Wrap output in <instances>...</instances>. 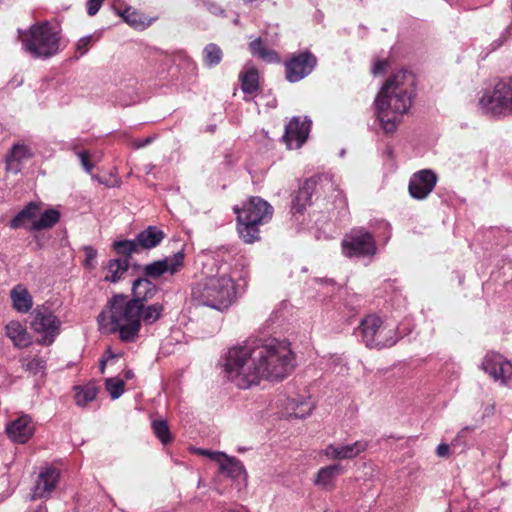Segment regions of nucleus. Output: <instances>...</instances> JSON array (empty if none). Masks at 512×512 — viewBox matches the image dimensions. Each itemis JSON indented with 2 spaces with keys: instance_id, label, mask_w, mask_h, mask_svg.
Returning <instances> with one entry per match:
<instances>
[{
  "instance_id": "473e14b6",
  "label": "nucleus",
  "mask_w": 512,
  "mask_h": 512,
  "mask_svg": "<svg viewBox=\"0 0 512 512\" xmlns=\"http://www.w3.org/2000/svg\"><path fill=\"white\" fill-rule=\"evenodd\" d=\"M75 402L78 406L84 407L96 398L98 388L94 383L75 388Z\"/></svg>"
},
{
  "instance_id": "a211bd4d",
  "label": "nucleus",
  "mask_w": 512,
  "mask_h": 512,
  "mask_svg": "<svg viewBox=\"0 0 512 512\" xmlns=\"http://www.w3.org/2000/svg\"><path fill=\"white\" fill-rule=\"evenodd\" d=\"M157 292L158 288L148 278H138L133 282L131 299L143 307V304L153 299Z\"/></svg>"
},
{
  "instance_id": "f03ea898",
  "label": "nucleus",
  "mask_w": 512,
  "mask_h": 512,
  "mask_svg": "<svg viewBox=\"0 0 512 512\" xmlns=\"http://www.w3.org/2000/svg\"><path fill=\"white\" fill-rule=\"evenodd\" d=\"M415 96V77L408 70H399L385 81L375 98V111L383 132L394 134L403 116L410 110Z\"/></svg>"
},
{
  "instance_id": "4468645a",
  "label": "nucleus",
  "mask_w": 512,
  "mask_h": 512,
  "mask_svg": "<svg viewBox=\"0 0 512 512\" xmlns=\"http://www.w3.org/2000/svg\"><path fill=\"white\" fill-rule=\"evenodd\" d=\"M482 368L494 380H501L502 383H506L512 376V363L506 361L498 353H487L483 360Z\"/></svg>"
},
{
  "instance_id": "a19ab883",
  "label": "nucleus",
  "mask_w": 512,
  "mask_h": 512,
  "mask_svg": "<svg viewBox=\"0 0 512 512\" xmlns=\"http://www.w3.org/2000/svg\"><path fill=\"white\" fill-rule=\"evenodd\" d=\"M124 386V381L116 377L108 378L105 381V388L112 399H118L123 394Z\"/></svg>"
},
{
  "instance_id": "b1692460",
  "label": "nucleus",
  "mask_w": 512,
  "mask_h": 512,
  "mask_svg": "<svg viewBox=\"0 0 512 512\" xmlns=\"http://www.w3.org/2000/svg\"><path fill=\"white\" fill-rule=\"evenodd\" d=\"M7 337L18 348H24L30 345L31 337L27 329L18 321H11L5 326Z\"/></svg>"
},
{
  "instance_id": "7ed1b4c3",
  "label": "nucleus",
  "mask_w": 512,
  "mask_h": 512,
  "mask_svg": "<svg viewBox=\"0 0 512 512\" xmlns=\"http://www.w3.org/2000/svg\"><path fill=\"white\" fill-rule=\"evenodd\" d=\"M139 306L128 296L114 295L108 302V310L98 316V322L102 330L108 333H119L123 342H135L141 329V311Z\"/></svg>"
},
{
  "instance_id": "393cba45",
  "label": "nucleus",
  "mask_w": 512,
  "mask_h": 512,
  "mask_svg": "<svg viewBox=\"0 0 512 512\" xmlns=\"http://www.w3.org/2000/svg\"><path fill=\"white\" fill-rule=\"evenodd\" d=\"M165 238V233L156 226H148L138 233L136 240L142 249H152L158 246Z\"/></svg>"
},
{
  "instance_id": "39448f33",
  "label": "nucleus",
  "mask_w": 512,
  "mask_h": 512,
  "mask_svg": "<svg viewBox=\"0 0 512 512\" xmlns=\"http://www.w3.org/2000/svg\"><path fill=\"white\" fill-rule=\"evenodd\" d=\"M235 294L234 282L226 274L206 277L192 288V299L195 303L216 310L228 308Z\"/></svg>"
},
{
  "instance_id": "ea45409f",
  "label": "nucleus",
  "mask_w": 512,
  "mask_h": 512,
  "mask_svg": "<svg viewBox=\"0 0 512 512\" xmlns=\"http://www.w3.org/2000/svg\"><path fill=\"white\" fill-rule=\"evenodd\" d=\"M152 429L156 437L163 443L167 444L171 441V434L168 424L164 420H155L152 422Z\"/></svg>"
},
{
  "instance_id": "37998d69",
  "label": "nucleus",
  "mask_w": 512,
  "mask_h": 512,
  "mask_svg": "<svg viewBox=\"0 0 512 512\" xmlns=\"http://www.w3.org/2000/svg\"><path fill=\"white\" fill-rule=\"evenodd\" d=\"M93 42L92 36H85L78 40L76 44V58H80L85 55Z\"/></svg>"
},
{
  "instance_id": "09e8293b",
  "label": "nucleus",
  "mask_w": 512,
  "mask_h": 512,
  "mask_svg": "<svg viewBox=\"0 0 512 512\" xmlns=\"http://www.w3.org/2000/svg\"><path fill=\"white\" fill-rule=\"evenodd\" d=\"M104 0H88L87 2V13L90 16H94L100 10Z\"/></svg>"
},
{
  "instance_id": "2eb2a0df",
  "label": "nucleus",
  "mask_w": 512,
  "mask_h": 512,
  "mask_svg": "<svg viewBox=\"0 0 512 512\" xmlns=\"http://www.w3.org/2000/svg\"><path fill=\"white\" fill-rule=\"evenodd\" d=\"M35 432V425L29 415L23 414L12 420L6 426V433L13 442L24 444L28 442Z\"/></svg>"
},
{
  "instance_id": "9d476101",
  "label": "nucleus",
  "mask_w": 512,
  "mask_h": 512,
  "mask_svg": "<svg viewBox=\"0 0 512 512\" xmlns=\"http://www.w3.org/2000/svg\"><path fill=\"white\" fill-rule=\"evenodd\" d=\"M316 63V57L309 51L293 55L285 63L286 79L292 83L302 80L313 71Z\"/></svg>"
},
{
  "instance_id": "c85d7f7f",
  "label": "nucleus",
  "mask_w": 512,
  "mask_h": 512,
  "mask_svg": "<svg viewBox=\"0 0 512 512\" xmlns=\"http://www.w3.org/2000/svg\"><path fill=\"white\" fill-rule=\"evenodd\" d=\"M129 267V261L125 259H111L107 266V273L104 276V280L112 283H116L120 280L122 275L127 271Z\"/></svg>"
},
{
  "instance_id": "a18cd8bd",
  "label": "nucleus",
  "mask_w": 512,
  "mask_h": 512,
  "mask_svg": "<svg viewBox=\"0 0 512 512\" xmlns=\"http://www.w3.org/2000/svg\"><path fill=\"white\" fill-rule=\"evenodd\" d=\"M77 156H78L80 163H81L82 167L84 168V170L87 173H91L94 168V163H92L90 160V158H91L90 153L86 150H83V151L77 152Z\"/></svg>"
},
{
  "instance_id": "c9c22d12",
  "label": "nucleus",
  "mask_w": 512,
  "mask_h": 512,
  "mask_svg": "<svg viewBox=\"0 0 512 512\" xmlns=\"http://www.w3.org/2000/svg\"><path fill=\"white\" fill-rule=\"evenodd\" d=\"M163 311L164 307L160 303H154L148 306L143 304V309L141 311V321H143L146 325H151L160 319Z\"/></svg>"
},
{
  "instance_id": "49530a36",
  "label": "nucleus",
  "mask_w": 512,
  "mask_h": 512,
  "mask_svg": "<svg viewBox=\"0 0 512 512\" xmlns=\"http://www.w3.org/2000/svg\"><path fill=\"white\" fill-rule=\"evenodd\" d=\"M83 251L85 253V260L84 265L88 268H94L95 267V259L97 256V251L92 246H85L83 248Z\"/></svg>"
},
{
  "instance_id": "79ce46f5",
  "label": "nucleus",
  "mask_w": 512,
  "mask_h": 512,
  "mask_svg": "<svg viewBox=\"0 0 512 512\" xmlns=\"http://www.w3.org/2000/svg\"><path fill=\"white\" fill-rule=\"evenodd\" d=\"M293 405V414L296 418H305L306 416H309L315 407L314 403L310 399L300 402L293 401Z\"/></svg>"
},
{
  "instance_id": "4be33fe9",
  "label": "nucleus",
  "mask_w": 512,
  "mask_h": 512,
  "mask_svg": "<svg viewBox=\"0 0 512 512\" xmlns=\"http://www.w3.org/2000/svg\"><path fill=\"white\" fill-rule=\"evenodd\" d=\"M118 4H120V1H115L113 3V9L115 10L116 14L121 16L129 26L135 29H145L151 24L150 21H147L146 17H144L139 11H137L133 7L127 6L125 9L122 10L120 9V7H118Z\"/></svg>"
},
{
  "instance_id": "c756f323",
  "label": "nucleus",
  "mask_w": 512,
  "mask_h": 512,
  "mask_svg": "<svg viewBox=\"0 0 512 512\" xmlns=\"http://www.w3.org/2000/svg\"><path fill=\"white\" fill-rule=\"evenodd\" d=\"M218 466L219 471L230 478H239L244 472L242 463L235 457L228 456L227 454H224Z\"/></svg>"
},
{
  "instance_id": "72a5a7b5",
  "label": "nucleus",
  "mask_w": 512,
  "mask_h": 512,
  "mask_svg": "<svg viewBox=\"0 0 512 512\" xmlns=\"http://www.w3.org/2000/svg\"><path fill=\"white\" fill-rule=\"evenodd\" d=\"M258 223L249 221H238V233L245 243H253L259 240Z\"/></svg>"
},
{
  "instance_id": "f8f14e48",
  "label": "nucleus",
  "mask_w": 512,
  "mask_h": 512,
  "mask_svg": "<svg viewBox=\"0 0 512 512\" xmlns=\"http://www.w3.org/2000/svg\"><path fill=\"white\" fill-rule=\"evenodd\" d=\"M311 128V121L304 117H293L285 127L283 140L289 149L300 148L307 140Z\"/></svg>"
},
{
  "instance_id": "aec40b11",
  "label": "nucleus",
  "mask_w": 512,
  "mask_h": 512,
  "mask_svg": "<svg viewBox=\"0 0 512 512\" xmlns=\"http://www.w3.org/2000/svg\"><path fill=\"white\" fill-rule=\"evenodd\" d=\"M32 157L30 149L23 144H15L6 156V169L14 174L20 172L23 162Z\"/></svg>"
},
{
  "instance_id": "20e7f679",
  "label": "nucleus",
  "mask_w": 512,
  "mask_h": 512,
  "mask_svg": "<svg viewBox=\"0 0 512 512\" xmlns=\"http://www.w3.org/2000/svg\"><path fill=\"white\" fill-rule=\"evenodd\" d=\"M18 39L25 53L35 59H48L60 52L61 35L48 21L37 22L26 30H18Z\"/></svg>"
},
{
  "instance_id": "9b49d317",
  "label": "nucleus",
  "mask_w": 512,
  "mask_h": 512,
  "mask_svg": "<svg viewBox=\"0 0 512 512\" xmlns=\"http://www.w3.org/2000/svg\"><path fill=\"white\" fill-rule=\"evenodd\" d=\"M185 255L183 251L175 253L171 257H166L151 263L146 264L143 267V273L146 278L157 279L165 273L174 275L178 273L184 266Z\"/></svg>"
},
{
  "instance_id": "603ef678",
  "label": "nucleus",
  "mask_w": 512,
  "mask_h": 512,
  "mask_svg": "<svg viewBox=\"0 0 512 512\" xmlns=\"http://www.w3.org/2000/svg\"><path fill=\"white\" fill-rule=\"evenodd\" d=\"M152 142V138L151 137H148L144 140H136L133 142V146L135 148H142V147H145L147 146L148 144H150Z\"/></svg>"
},
{
  "instance_id": "dca6fc26",
  "label": "nucleus",
  "mask_w": 512,
  "mask_h": 512,
  "mask_svg": "<svg viewBox=\"0 0 512 512\" xmlns=\"http://www.w3.org/2000/svg\"><path fill=\"white\" fill-rule=\"evenodd\" d=\"M59 478V472L52 467L44 468L36 480L33 489L32 499H41L49 497L51 492L55 489Z\"/></svg>"
},
{
  "instance_id": "2f4dec72",
  "label": "nucleus",
  "mask_w": 512,
  "mask_h": 512,
  "mask_svg": "<svg viewBox=\"0 0 512 512\" xmlns=\"http://www.w3.org/2000/svg\"><path fill=\"white\" fill-rule=\"evenodd\" d=\"M249 48L254 56H257L264 61L277 62L279 60L278 54L275 51L268 49L261 38H257L250 42Z\"/></svg>"
},
{
  "instance_id": "f3484780",
  "label": "nucleus",
  "mask_w": 512,
  "mask_h": 512,
  "mask_svg": "<svg viewBox=\"0 0 512 512\" xmlns=\"http://www.w3.org/2000/svg\"><path fill=\"white\" fill-rule=\"evenodd\" d=\"M367 447L368 443L364 440L346 445L329 444L324 449V455L334 460L352 459L364 452Z\"/></svg>"
},
{
  "instance_id": "a878e982",
  "label": "nucleus",
  "mask_w": 512,
  "mask_h": 512,
  "mask_svg": "<svg viewBox=\"0 0 512 512\" xmlns=\"http://www.w3.org/2000/svg\"><path fill=\"white\" fill-rule=\"evenodd\" d=\"M382 320L376 315H368L361 320L358 331L362 337V341L368 347L379 331Z\"/></svg>"
},
{
  "instance_id": "f704fd0d",
  "label": "nucleus",
  "mask_w": 512,
  "mask_h": 512,
  "mask_svg": "<svg viewBox=\"0 0 512 512\" xmlns=\"http://www.w3.org/2000/svg\"><path fill=\"white\" fill-rule=\"evenodd\" d=\"M223 58L222 49L215 43L207 44L203 49V61L207 67L220 64Z\"/></svg>"
},
{
  "instance_id": "7c9ffc66",
  "label": "nucleus",
  "mask_w": 512,
  "mask_h": 512,
  "mask_svg": "<svg viewBox=\"0 0 512 512\" xmlns=\"http://www.w3.org/2000/svg\"><path fill=\"white\" fill-rule=\"evenodd\" d=\"M342 473L343 467L339 464L323 467L317 473L316 484L329 487L332 485L334 479Z\"/></svg>"
},
{
  "instance_id": "423d86ee",
  "label": "nucleus",
  "mask_w": 512,
  "mask_h": 512,
  "mask_svg": "<svg viewBox=\"0 0 512 512\" xmlns=\"http://www.w3.org/2000/svg\"><path fill=\"white\" fill-rule=\"evenodd\" d=\"M483 113L493 116L512 114V78L497 82L491 93L484 94L479 100Z\"/></svg>"
},
{
  "instance_id": "ddd939ff",
  "label": "nucleus",
  "mask_w": 512,
  "mask_h": 512,
  "mask_svg": "<svg viewBox=\"0 0 512 512\" xmlns=\"http://www.w3.org/2000/svg\"><path fill=\"white\" fill-rule=\"evenodd\" d=\"M436 183V174L431 170L424 169L412 175L408 190L412 198L423 200L433 191Z\"/></svg>"
},
{
  "instance_id": "5fc2aeb1",
  "label": "nucleus",
  "mask_w": 512,
  "mask_h": 512,
  "mask_svg": "<svg viewBox=\"0 0 512 512\" xmlns=\"http://www.w3.org/2000/svg\"><path fill=\"white\" fill-rule=\"evenodd\" d=\"M124 377L125 379L129 380V379H132L134 377V373L132 370H127L124 374Z\"/></svg>"
},
{
  "instance_id": "412c9836",
  "label": "nucleus",
  "mask_w": 512,
  "mask_h": 512,
  "mask_svg": "<svg viewBox=\"0 0 512 512\" xmlns=\"http://www.w3.org/2000/svg\"><path fill=\"white\" fill-rule=\"evenodd\" d=\"M398 340L399 336L396 327L388 324H383V322H381L375 340H373V342L370 343L368 348L382 349L392 347L397 343Z\"/></svg>"
},
{
  "instance_id": "4c0bfd02",
  "label": "nucleus",
  "mask_w": 512,
  "mask_h": 512,
  "mask_svg": "<svg viewBox=\"0 0 512 512\" xmlns=\"http://www.w3.org/2000/svg\"><path fill=\"white\" fill-rule=\"evenodd\" d=\"M20 362L22 364V368L33 375L43 372L45 368V361L38 357L22 358Z\"/></svg>"
},
{
  "instance_id": "bb28decb",
  "label": "nucleus",
  "mask_w": 512,
  "mask_h": 512,
  "mask_svg": "<svg viewBox=\"0 0 512 512\" xmlns=\"http://www.w3.org/2000/svg\"><path fill=\"white\" fill-rule=\"evenodd\" d=\"M40 203L30 202L28 203L11 221L10 227L12 229H18L25 227L27 222H33L39 215Z\"/></svg>"
},
{
  "instance_id": "5701e85b",
  "label": "nucleus",
  "mask_w": 512,
  "mask_h": 512,
  "mask_svg": "<svg viewBox=\"0 0 512 512\" xmlns=\"http://www.w3.org/2000/svg\"><path fill=\"white\" fill-rule=\"evenodd\" d=\"M60 219V212L54 208L39 210V215L28 227L30 232L50 229L55 226Z\"/></svg>"
},
{
  "instance_id": "3c124183",
  "label": "nucleus",
  "mask_w": 512,
  "mask_h": 512,
  "mask_svg": "<svg viewBox=\"0 0 512 512\" xmlns=\"http://www.w3.org/2000/svg\"><path fill=\"white\" fill-rule=\"evenodd\" d=\"M449 446L447 444H440L437 446L436 454L439 457H448L449 456Z\"/></svg>"
},
{
  "instance_id": "0eeeda50",
  "label": "nucleus",
  "mask_w": 512,
  "mask_h": 512,
  "mask_svg": "<svg viewBox=\"0 0 512 512\" xmlns=\"http://www.w3.org/2000/svg\"><path fill=\"white\" fill-rule=\"evenodd\" d=\"M30 317V328L39 336L38 343L44 346L51 345L60 334V319L46 305L36 306Z\"/></svg>"
},
{
  "instance_id": "1a4fd4ad",
  "label": "nucleus",
  "mask_w": 512,
  "mask_h": 512,
  "mask_svg": "<svg viewBox=\"0 0 512 512\" xmlns=\"http://www.w3.org/2000/svg\"><path fill=\"white\" fill-rule=\"evenodd\" d=\"M238 221L264 224L271 220L273 207L260 197H251L241 209L235 208Z\"/></svg>"
},
{
  "instance_id": "6e6552de",
  "label": "nucleus",
  "mask_w": 512,
  "mask_h": 512,
  "mask_svg": "<svg viewBox=\"0 0 512 512\" xmlns=\"http://www.w3.org/2000/svg\"><path fill=\"white\" fill-rule=\"evenodd\" d=\"M341 247L343 254L349 258L373 256L377 251L373 235L363 228L352 229L346 234Z\"/></svg>"
},
{
  "instance_id": "e433bc0d",
  "label": "nucleus",
  "mask_w": 512,
  "mask_h": 512,
  "mask_svg": "<svg viewBox=\"0 0 512 512\" xmlns=\"http://www.w3.org/2000/svg\"><path fill=\"white\" fill-rule=\"evenodd\" d=\"M241 87L243 92L252 94L258 89V73L255 69L246 71L241 76Z\"/></svg>"
},
{
  "instance_id": "6ab92c4d",
  "label": "nucleus",
  "mask_w": 512,
  "mask_h": 512,
  "mask_svg": "<svg viewBox=\"0 0 512 512\" xmlns=\"http://www.w3.org/2000/svg\"><path fill=\"white\" fill-rule=\"evenodd\" d=\"M317 184V178L312 177L307 179L304 184L299 188L297 194L295 195L291 211L295 214H302L306 209L307 205L310 203L311 195L313 190L315 189Z\"/></svg>"
},
{
  "instance_id": "8fccbe9b",
  "label": "nucleus",
  "mask_w": 512,
  "mask_h": 512,
  "mask_svg": "<svg viewBox=\"0 0 512 512\" xmlns=\"http://www.w3.org/2000/svg\"><path fill=\"white\" fill-rule=\"evenodd\" d=\"M387 66L388 62L386 60H377L372 66V73L374 75L381 74L386 70Z\"/></svg>"
},
{
  "instance_id": "c03bdc74",
  "label": "nucleus",
  "mask_w": 512,
  "mask_h": 512,
  "mask_svg": "<svg viewBox=\"0 0 512 512\" xmlns=\"http://www.w3.org/2000/svg\"><path fill=\"white\" fill-rule=\"evenodd\" d=\"M195 453H197L198 455L208 457L210 460L214 461L218 465H219L221 459H223V456L225 454L224 452L211 451V450L202 449V448L195 449Z\"/></svg>"
},
{
  "instance_id": "58836bf2",
  "label": "nucleus",
  "mask_w": 512,
  "mask_h": 512,
  "mask_svg": "<svg viewBox=\"0 0 512 512\" xmlns=\"http://www.w3.org/2000/svg\"><path fill=\"white\" fill-rule=\"evenodd\" d=\"M113 248L118 254L129 257L131 254L138 252L137 240H119L113 243Z\"/></svg>"
},
{
  "instance_id": "864d4df0",
  "label": "nucleus",
  "mask_w": 512,
  "mask_h": 512,
  "mask_svg": "<svg viewBox=\"0 0 512 512\" xmlns=\"http://www.w3.org/2000/svg\"><path fill=\"white\" fill-rule=\"evenodd\" d=\"M78 148H79V143H78V141H76V140H75V141H72L71 143H69V149H70V150H72V151H74L76 155H77V152H80V151L78 150Z\"/></svg>"
},
{
  "instance_id": "6e6d98bb",
  "label": "nucleus",
  "mask_w": 512,
  "mask_h": 512,
  "mask_svg": "<svg viewBox=\"0 0 512 512\" xmlns=\"http://www.w3.org/2000/svg\"><path fill=\"white\" fill-rule=\"evenodd\" d=\"M107 361H108V359H107V358H102V359H101V362H100V369H101V372H104L105 365H106Z\"/></svg>"
},
{
  "instance_id": "f257e3e1",
  "label": "nucleus",
  "mask_w": 512,
  "mask_h": 512,
  "mask_svg": "<svg viewBox=\"0 0 512 512\" xmlns=\"http://www.w3.org/2000/svg\"><path fill=\"white\" fill-rule=\"evenodd\" d=\"M293 369L294 355L289 344L277 340L233 347L224 365L227 378L241 389L256 385L262 379H283Z\"/></svg>"
},
{
  "instance_id": "13d9d810",
  "label": "nucleus",
  "mask_w": 512,
  "mask_h": 512,
  "mask_svg": "<svg viewBox=\"0 0 512 512\" xmlns=\"http://www.w3.org/2000/svg\"><path fill=\"white\" fill-rule=\"evenodd\" d=\"M223 512H242V511L238 510V509H229V510H225Z\"/></svg>"
},
{
  "instance_id": "cd10ccee",
  "label": "nucleus",
  "mask_w": 512,
  "mask_h": 512,
  "mask_svg": "<svg viewBox=\"0 0 512 512\" xmlns=\"http://www.w3.org/2000/svg\"><path fill=\"white\" fill-rule=\"evenodd\" d=\"M13 307L20 313H27L33 306V300L23 285L15 286L11 291Z\"/></svg>"
},
{
  "instance_id": "de8ad7c7",
  "label": "nucleus",
  "mask_w": 512,
  "mask_h": 512,
  "mask_svg": "<svg viewBox=\"0 0 512 512\" xmlns=\"http://www.w3.org/2000/svg\"><path fill=\"white\" fill-rule=\"evenodd\" d=\"M512 38V20L511 23L506 27V29L501 34L500 38L495 41V45L493 49H497L502 46L507 40Z\"/></svg>"
},
{
  "instance_id": "4d7b16f0",
  "label": "nucleus",
  "mask_w": 512,
  "mask_h": 512,
  "mask_svg": "<svg viewBox=\"0 0 512 512\" xmlns=\"http://www.w3.org/2000/svg\"><path fill=\"white\" fill-rule=\"evenodd\" d=\"M106 355H107V356H105L104 358H107L108 360L116 357L114 354H112V352L110 351V349H109V350H107Z\"/></svg>"
}]
</instances>
